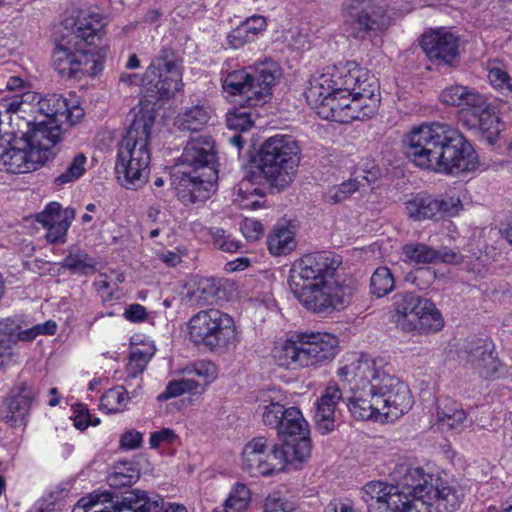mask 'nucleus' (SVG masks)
<instances>
[{
	"label": "nucleus",
	"mask_w": 512,
	"mask_h": 512,
	"mask_svg": "<svg viewBox=\"0 0 512 512\" xmlns=\"http://www.w3.org/2000/svg\"><path fill=\"white\" fill-rule=\"evenodd\" d=\"M402 141L407 158L427 171L459 175L476 170L479 164L471 143L457 128L446 123L414 126Z\"/></svg>",
	"instance_id": "obj_1"
},
{
	"label": "nucleus",
	"mask_w": 512,
	"mask_h": 512,
	"mask_svg": "<svg viewBox=\"0 0 512 512\" xmlns=\"http://www.w3.org/2000/svg\"><path fill=\"white\" fill-rule=\"evenodd\" d=\"M341 257L331 252L302 256L290 269L289 287L309 311L324 313L342 308L352 296V289L336 279Z\"/></svg>",
	"instance_id": "obj_2"
},
{
	"label": "nucleus",
	"mask_w": 512,
	"mask_h": 512,
	"mask_svg": "<svg viewBox=\"0 0 512 512\" xmlns=\"http://www.w3.org/2000/svg\"><path fill=\"white\" fill-rule=\"evenodd\" d=\"M107 19L100 13H82L71 32L63 35L53 51V65L62 77L95 76L103 67L107 46L103 44Z\"/></svg>",
	"instance_id": "obj_3"
},
{
	"label": "nucleus",
	"mask_w": 512,
	"mask_h": 512,
	"mask_svg": "<svg viewBox=\"0 0 512 512\" xmlns=\"http://www.w3.org/2000/svg\"><path fill=\"white\" fill-rule=\"evenodd\" d=\"M2 100L11 114V123H21V133H34L40 129L45 138L50 139L53 132L57 134L55 143L61 141L62 123L75 125L84 116L76 99L68 100L57 94L42 97L35 91H25Z\"/></svg>",
	"instance_id": "obj_4"
},
{
	"label": "nucleus",
	"mask_w": 512,
	"mask_h": 512,
	"mask_svg": "<svg viewBox=\"0 0 512 512\" xmlns=\"http://www.w3.org/2000/svg\"><path fill=\"white\" fill-rule=\"evenodd\" d=\"M155 122L151 110H139L119 143L115 173L118 182L126 189L142 188L150 174L151 131Z\"/></svg>",
	"instance_id": "obj_5"
},
{
	"label": "nucleus",
	"mask_w": 512,
	"mask_h": 512,
	"mask_svg": "<svg viewBox=\"0 0 512 512\" xmlns=\"http://www.w3.org/2000/svg\"><path fill=\"white\" fill-rule=\"evenodd\" d=\"M363 366H373V356L368 354L346 355L338 368L339 378L348 384L350 395L345 398L351 415L357 420L384 422L378 389L373 387L372 373L360 372Z\"/></svg>",
	"instance_id": "obj_6"
},
{
	"label": "nucleus",
	"mask_w": 512,
	"mask_h": 512,
	"mask_svg": "<svg viewBox=\"0 0 512 512\" xmlns=\"http://www.w3.org/2000/svg\"><path fill=\"white\" fill-rule=\"evenodd\" d=\"M42 131L39 129L34 133H19L20 137L14 136L11 142L1 144L0 171L28 173L53 159L57 154V134L52 133L48 139Z\"/></svg>",
	"instance_id": "obj_7"
},
{
	"label": "nucleus",
	"mask_w": 512,
	"mask_h": 512,
	"mask_svg": "<svg viewBox=\"0 0 512 512\" xmlns=\"http://www.w3.org/2000/svg\"><path fill=\"white\" fill-rule=\"evenodd\" d=\"M187 338L201 350L224 352L238 342L235 320L218 309L201 310L186 324Z\"/></svg>",
	"instance_id": "obj_8"
},
{
	"label": "nucleus",
	"mask_w": 512,
	"mask_h": 512,
	"mask_svg": "<svg viewBox=\"0 0 512 512\" xmlns=\"http://www.w3.org/2000/svg\"><path fill=\"white\" fill-rule=\"evenodd\" d=\"M299 147L292 136L268 138L259 152L257 170L272 186L287 187L293 180L299 163Z\"/></svg>",
	"instance_id": "obj_9"
},
{
	"label": "nucleus",
	"mask_w": 512,
	"mask_h": 512,
	"mask_svg": "<svg viewBox=\"0 0 512 512\" xmlns=\"http://www.w3.org/2000/svg\"><path fill=\"white\" fill-rule=\"evenodd\" d=\"M363 371L375 375L373 387L378 389L384 422H393L412 408L413 398L408 385L392 373L385 358L373 357V366H363Z\"/></svg>",
	"instance_id": "obj_10"
},
{
	"label": "nucleus",
	"mask_w": 512,
	"mask_h": 512,
	"mask_svg": "<svg viewBox=\"0 0 512 512\" xmlns=\"http://www.w3.org/2000/svg\"><path fill=\"white\" fill-rule=\"evenodd\" d=\"M393 321L405 332L433 333L440 331L444 320L429 299L411 292L398 293L393 298Z\"/></svg>",
	"instance_id": "obj_11"
},
{
	"label": "nucleus",
	"mask_w": 512,
	"mask_h": 512,
	"mask_svg": "<svg viewBox=\"0 0 512 512\" xmlns=\"http://www.w3.org/2000/svg\"><path fill=\"white\" fill-rule=\"evenodd\" d=\"M141 86L147 95L158 100L174 97L183 88L182 60L172 49H161L141 78Z\"/></svg>",
	"instance_id": "obj_12"
},
{
	"label": "nucleus",
	"mask_w": 512,
	"mask_h": 512,
	"mask_svg": "<svg viewBox=\"0 0 512 512\" xmlns=\"http://www.w3.org/2000/svg\"><path fill=\"white\" fill-rule=\"evenodd\" d=\"M410 473L419 483L421 492L434 512H455L460 508L464 498L462 489L453 482L426 473L420 466L410 465Z\"/></svg>",
	"instance_id": "obj_13"
},
{
	"label": "nucleus",
	"mask_w": 512,
	"mask_h": 512,
	"mask_svg": "<svg viewBox=\"0 0 512 512\" xmlns=\"http://www.w3.org/2000/svg\"><path fill=\"white\" fill-rule=\"evenodd\" d=\"M345 31L357 39H364L369 32L382 31L388 17L373 0H344L342 4Z\"/></svg>",
	"instance_id": "obj_14"
},
{
	"label": "nucleus",
	"mask_w": 512,
	"mask_h": 512,
	"mask_svg": "<svg viewBox=\"0 0 512 512\" xmlns=\"http://www.w3.org/2000/svg\"><path fill=\"white\" fill-rule=\"evenodd\" d=\"M274 452V445L269 446L264 436L249 440L241 452V466L252 477H268L279 474L280 463Z\"/></svg>",
	"instance_id": "obj_15"
},
{
	"label": "nucleus",
	"mask_w": 512,
	"mask_h": 512,
	"mask_svg": "<svg viewBox=\"0 0 512 512\" xmlns=\"http://www.w3.org/2000/svg\"><path fill=\"white\" fill-rule=\"evenodd\" d=\"M217 175L218 170L211 169L204 173L179 170L173 175V183L179 200L185 205L205 201L214 191Z\"/></svg>",
	"instance_id": "obj_16"
},
{
	"label": "nucleus",
	"mask_w": 512,
	"mask_h": 512,
	"mask_svg": "<svg viewBox=\"0 0 512 512\" xmlns=\"http://www.w3.org/2000/svg\"><path fill=\"white\" fill-rule=\"evenodd\" d=\"M392 475L395 481H399L404 492L400 495V502H397L390 512H434L429 508L422 493L417 490L419 483L411 475L408 463H398Z\"/></svg>",
	"instance_id": "obj_17"
},
{
	"label": "nucleus",
	"mask_w": 512,
	"mask_h": 512,
	"mask_svg": "<svg viewBox=\"0 0 512 512\" xmlns=\"http://www.w3.org/2000/svg\"><path fill=\"white\" fill-rule=\"evenodd\" d=\"M421 46L429 59L451 65L459 55V39L450 30L438 28L423 34Z\"/></svg>",
	"instance_id": "obj_18"
},
{
	"label": "nucleus",
	"mask_w": 512,
	"mask_h": 512,
	"mask_svg": "<svg viewBox=\"0 0 512 512\" xmlns=\"http://www.w3.org/2000/svg\"><path fill=\"white\" fill-rule=\"evenodd\" d=\"M404 492L403 487L397 481V485L381 480L367 482L360 490V497L366 503L370 512H390L397 502H400V495Z\"/></svg>",
	"instance_id": "obj_19"
},
{
	"label": "nucleus",
	"mask_w": 512,
	"mask_h": 512,
	"mask_svg": "<svg viewBox=\"0 0 512 512\" xmlns=\"http://www.w3.org/2000/svg\"><path fill=\"white\" fill-rule=\"evenodd\" d=\"M181 161L183 170L195 173H204L209 169L217 170L214 141L208 136L191 139L181 155Z\"/></svg>",
	"instance_id": "obj_20"
},
{
	"label": "nucleus",
	"mask_w": 512,
	"mask_h": 512,
	"mask_svg": "<svg viewBox=\"0 0 512 512\" xmlns=\"http://www.w3.org/2000/svg\"><path fill=\"white\" fill-rule=\"evenodd\" d=\"M305 367L333 359L337 353L338 339L330 333H299Z\"/></svg>",
	"instance_id": "obj_21"
},
{
	"label": "nucleus",
	"mask_w": 512,
	"mask_h": 512,
	"mask_svg": "<svg viewBox=\"0 0 512 512\" xmlns=\"http://www.w3.org/2000/svg\"><path fill=\"white\" fill-rule=\"evenodd\" d=\"M274 452L280 463L279 473L286 470H298L311 456V442L308 436L294 437L282 445L274 444Z\"/></svg>",
	"instance_id": "obj_22"
},
{
	"label": "nucleus",
	"mask_w": 512,
	"mask_h": 512,
	"mask_svg": "<svg viewBox=\"0 0 512 512\" xmlns=\"http://www.w3.org/2000/svg\"><path fill=\"white\" fill-rule=\"evenodd\" d=\"M74 216V210H62L59 203L51 202L46 205L41 213L37 214L36 220L48 230L47 240L51 243H57L64 241Z\"/></svg>",
	"instance_id": "obj_23"
},
{
	"label": "nucleus",
	"mask_w": 512,
	"mask_h": 512,
	"mask_svg": "<svg viewBox=\"0 0 512 512\" xmlns=\"http://www.w3.org/2000/svg\"><path fill=\"white\" fill-rule=\"evenodd\" d=\"M346 97L347 110L341 117L346 123L371 117L376 112L380 101L376 85L361 87L358 91L346 93Z\"/></svg>",
	"instance_id": "obj_24"
},
{
	"label": "nucleus",
	"mask_w": 512,
	"mask_h": 512,
	"mask_svg": "<svg viewBox=\"0 0 512 512\" xmlns=\"http://www.w3.org/2000/svg\"><path fill=\"white\" fill-rule=\"evenodd\" d=\"M327 67L341 93H353L361 87L376 85L374 81H368L367 72L354 61L339 62Z\"/></svg>",
	"instance_id": "obj_25"
},
{
	"label": "nucleus",
	"mask_w": 512,
	"mask_h": 512,
	"mask_svg": "<svg viewBox=\"0 0 512 512\" xmlns=\"http://www.w3.org/2000/svg\"><path fill=\"white\" fill-rule=\"evenodd\" d=\"M222 88L228 96H240L248 106L261 104L255 78L246 70L239 69L222 75Z\"/></svg>",
	"instance_id": "obj_26"
},
{
	"label": "nucleus",
	"mask_w": 512,
	"mask_h": 512,
	"mask_svg": "<svg viewBox=\"0 0 512 512\" xmlns=\"http://www.w3.org/2000/svg\"><path fill=\"white\" fill-rule=\"evenodd\" d=\"M343 398L338 386L329 385L315 402V423L322 434H327L335 429L337 405Z\"/></svg>",
	"instance_id": "obj_27"
},
{
	"label": "nucleus",
	"mask_w": 512,
	"mask_h": 512,
	"mask_svg": "<svg viewBox=\"0 0 512 512\" xmlns=\"http://www.w3.org/2000/svg\"><path fill=\"white\" fill-rule=\"evenodd\" d=\"M402 260L409 264H429L442 261L450 264L462 262V256L454 251H437L423 243H409L402 247Z\"/></svg>",
	"instance_id": "obj_28"
},
{
	"label": "nucleus",
	"mask_w": 512,
	"mask_h": 512,
	"mask_svg": "<svg viewBox=\"0 0 512 512\" xmlns=\"http://www.w3.org/2000/svg\"><path fill=\"white\" fill-rule=\"evenodd\" d=\"M264 179L257 169L250 171L234 188L233 201L244 209H258L264 195L261 187Z\"/></svg>",
	"instance_id": "obj_29"
},
{
	"label": "nucleus",
	"mask_w": 512,
	"mask_h": 512,
	"mask_svg": "<svg viewBox=\"0 0 512 512\" xmlns=\"http://www.w3.org/2000/svg\"><path fill=\"white\" fill-rule=\"evenodd\" d=\"M467 362L479 376L491 378L496 376L501 369V363L490 344L478 340L467 351Z\"/></svg>",
	"instance_id": "obj_30"
},
{
	"label": "nucleus",
	"mask_w": 512,
	"mask_h": 512,
	"mask_svg": "<svg viewBox=\"0 0 512 512\" xmlns=\"http://www.w3.org/2000/svg\"><path fill=\"white\" fill-rule=\"evenodd\" d=\"M300 342L299 333L276 342L271 350V357L274 363L286 369L304 368V355Z\"/></svg>",
	"instance_id": "obj_31"
},
{
	"label": "nucleus",
	"mask_w": 512,
	"mask_h": 512,
	"mask_svg": "<svg viewBox=\"0 0 512 512\" xmlns=\"http://www.w3.org/2000/svg\"><path fill=\"white\" fill-rule=\"evenodd\" d=\"M477 121V125L489 143H494L501 131V122L496 107L485 95L482 100L469 110Z\"/></svg>",
	"instance_id": "obj_32"
},
{
	"label": "nucleus",
	"mask_w": 512,
	"mask_h": 512,
	"mask_svg": "<svg viewBox=\"0 0 512 512\" xmlns=\"http://www.w3.org/2000/svg\"><path fill=\"white\" fill-rule=\"evenodd\" d=\"M436 419L442 430L460 432L465 427L467 414L459 403L443 398L437 402Z\"/></svg>",
	"instance_id": "obj_33"
},
{
	"label": "nucleus",
	"mask_w": 512,
	"mask_h": 512,
	"mask_svg": "<svg viewBox=\"0 0 512 512\" xmlns=\"http://www.w3.org/2000/svg\"><path fill=\"white\" fill-rule=\"evenodd\" d=\"M267 244L274 256L290 254L297 245L295 226L290 222H278L269 234Z\"/></svg>",
	"instance_id": "obj_34"
},
{
	"label": "nucleus",
	"mask_w": 512,
	"mask_h": 512,
	"mask_svg": "<svg viewBox=\"0 0 512 512\" xmlns=\"http://www.w3.org/2000/svg\"><path fill=\"white\" fill-rule=\"evenodd\" d=\"M259 410H261L262 422L264 425L277 431L285 413L283 396L280 391L270 389L262 392L258 398Z\"/></svg>",
	"instance_id": "obj_35"
},
{
	"label": "nucleus",
	"mask_w": 512,
	"mask_h": 512,
	"mask_svg": "<svg viewBox=\"0 0 512 512\" xmlns=\"http://www.w3.org/2000/svg\"><path fill=\"white\" fill-rule=\"evenodd\" d=\"M338 94H341L340 88L336 87V83H334V79L328 67H325L322 72L310 82V87L306 92V98L309 104L317 110L328 98Z\"/></svg>",
	"instance_id": "obj_36"
},
{
	"label": "nucleus",
	"mask_w": 512,
	"mask_h": 512,
	"mask_svg": "<svg viewBox=\"0 0 512 512\" xmlns=\"http://www.w3.org/2000/svg\"><path fill=\"white\" fill-rule=\"evenodd\" d=\"M38 327L33 326L25 330H16L7 322H0V370L4 367L6 360L12 356L11 349L18 341H32L37 336Z\"/></svg>",
	"instance_id": "obj_37"
},
{
	"label": "nucleus",
	"mask_w": 512,
	"mask_h": 512,
	"mask_svg": "<svg viewBox=\"0 0 512 512\" xmlns=\"http://www.w3.org/2000/svg\"><path fill=\"white\" fill-rule=\"evenodd\" d=\"M35 396V390L30 385L22 383L14 387L7 399L8 414L6 418L15 422L23 421L29 413Z\"/></svg>",
	"instance_id": "obj_38"
},
{
	"label": "nucleus",
	"mask_w": 512,
	"mask_h": 512,
	"mask_svg": "<svg viewBox=\"0 0 512 512\" xmlns=\"http://www.w3.org/2000/svg\"><path fill=\"white\" fill-rule=\"evenodd\" d=\"M212 110L204 104L183 108L175 117L174 124L181 131L196 132L203 129L211 119Z\"/></svg>",
	"instance_id": "obj_39"
},
{
	"label": "nucleus",
	"mask_w": 512,
	"mask_h": 512,
	"mask_svg": "<svg viewBox=\"0 0 512 512\" xmlns=\"http://www.w3.org/2000/svg\"><path fill=\"white\" fill-rule=\"evenodd\" d=\"M482 95L477 90L463 85L446 87L440 94V101L448 106L467 108L470 110L482 100Z\"/></svg>",
	"instance_id": "obj_40"
},
{
	"label": "nucleus",
	"mask_w": 512,
	"mask_h": 512,
	"mask_svg": "<svg viewBox=\"0 0 512 512\" xmlns=\"http://www.w3.org/2000/svg\"><path fill=\"white\" fill-rule=\"evenodd\" d=\"M370 175L371 172L366 173L365 170L357 168L352 178L339 185L330 187L325 193V200L328 203L336 204L348 199L352 194L360 189L362 181L369 183L373 180L369 177Z\"/></svg>",
	"instance_id": "obj_41"
},
{
	"label": "nucleus",
	"mask_w": 512,
	"mask_h": 512,
	"mask_svg": "<svg viewBox=\"0 0 512 512\" xmlns=\"http://www.w3.org/2000/svg\"><path fill=\"white\" fill-rule=\"evenodd\" d=\"M186 297L196 305L210 303L217 292V284L214 278L193 276L185 286Z\"/></svg>",
	"instance_id": "obj_42"
},
{
	"label": "nucleus",
	"mask_w": 512,
	"mask_h": 512,
	"mask_svg": "<svg viewBox=\"0 0 512 512\" xmlns=\"http://www.w3.org/2000/svg\"><path fill=\"white\" fill-rule=\"evenodd\" d=\"M255 70L256 77L254 78L258 97H260L261 103H265L270 95L272 85L281 74L280 67L275 61L265 59L256 64Z\"/></svg>",
	"instance_id": "obj_43"
},
{
	"label": "nucleus",
	"mask_w": 512,
	"mask_h": 512,
	"mask_svg": "<svg viewBox=\"0 0 512 512\" xmlns=\"http://www.w3.org/2000/svg\"><path fill=\"white\" fill-rule=\"evenodd\" d=\"M251 503L250 488L242 482H236L231 486L222 508L214 509L213 512H246Z\"/></svg>",
	"instance_id": "obj_44"
},
{
	"label": "nucleus",
	"mask_w": 512,
	"mask_h": 512,
	"mask_svg": "<svg viewBox=\"0 0 512 512\" xmlns=\"http://www.w3.org/2000/svg\"><path fill=\"white\" fill-rule=\"evenodd\" d=\"M439 205L436 197L419 194L406 202V211L416 221L433 219L439 215Z\"/></svg>",
	"instance_id": "obj_45"
},
{
	"label": "nucleus",
	"mask_w": 512,
	"mask_h": 512,
	"mask_svg": "<svg viewBox=\"0 0 512 512\" xmlns=\"http://www.w3.org/2000/svg\"><path fill=\"white\" fill-rule=\"evenodd\" d=\"M309 425L302 412L297 407H289L285 410L281 424L277 428L279 435L290 437L308 436Z\"/></svg>",
	"instance_id": "obj_46"
},
{
	"label": "nucleus",
	"mask_w": 512,
	"mask_h": 512,
	"mask_svg": "<svg viewBox=\"0 0 512 512\" xmlns=\"http://www.w3.org/2000/svg\"><path fill=\"white\" fill-rule=\"evenodd\" d=\"M158 502L148 497L145 491L132 490L112 507V512H150Z\"/></svg>",
	"instance_id": "obj_47"
},
{
	"label": "nucleus",
	"mask_w": 512,
	"mask_h": 512,
	"mask_svg": "<svg viewBox=\"0 0 512 512\" xmlns=\"http://www.w3.org/2000/svg\"><path fill=\"white\" fill-rule=\"evenodd\" d=\"M156 351L153 341L147 340L140 346H134L130 352L129 362L127 365L128 375L136 377L142 373L148 362L154 356Z\"/></svg>",
	"instance_id": "obj_48"
},
{
	"label": "nucleus",
	"mask_w": 512,
	"mask_h": 512,
	"mask_svg": "<svg viewBox=\"0 0 512 512\" xmlns=\"http://www.w3.org/2000/svg\"><path fill=\"white\" fill-rule=\"evenodd\" d=\"M96 265L97 262L94 258L78 248H70L62 262L64 268L83 275L95 273Z\"/></svg>",
	"instance_id": "obj_49"
},
{
	"label": "nucleus",
	"mask_w": 512,
	"mask_h": 512,
	"mask_svg": "<svg viewBox=\"0 0 512 512\" xmlns=\"http://www.w3.org/2000/svg\"><path fill=\"white\" fill-rule=\"evenodd\" d=\"M131 397L123 386L107 390L100 399V408L107 413H120L128 408Z\"/></svg>",
	"instance_id": "obj_50"
},
{
	"label": "nucleus",
	"mask_w": 512,
	"mask_h": 512,
	"mask_svg": "<svg viewBox=\"0 0 512 512\" xmlns=\"http://www.w3.org/2000/svg\"><path fill=\"white\" fill-rule=\"evenodd\" d=\"M113 506L111 493H93L81 498L72 512H112Z\"/></svg>",
	"instance_id": "obj_51"
},
{
	"label": "nucleus",
	"mask_w": 512,
	"mask_h": 512,
	"mask_svg": "<svg viewBox=\"0 0 512 512\" xmlns=\"http://www.w3.org/2000/svg\"><path fill=\"white\" fill-rule=\"evenodd\" d=\"M347 97L346 93L333 95L331 98L322 103L316 110L319 117L325 120H331L339 123H346L344 118L342 119V113L347 110Z\"/></svg>",
	"instance_id": "obj_52"
},
{
	"label": "nucleus",
	"mask_w": 512,
	"mask_h": 512,
	"mask_svg": "<svg viewBox=\"0 0 512 512\" xmlns=\"http://www.w3.org/2000/svg\"><path fill=\"white\" fill-rule=\"evenodd\" d=\"M394 275L388 267H378L370 278V291L376 297H383L393 291Z\"/></svg>",
	"instance_id": "obj_53"
},
{
	"label": "nucleus",
	"mask_w": 512,
	"mask_h": 512,
	"mask_svg": "<svg viewBox=\"0 0 512 512\" xmlns=\"http://www.w3.org/2000/svg\"><path fill=\"white\" fill-rule=\"evenodd\" d=\"M86 165L87 157L83 153L76 154L66 167L65 171L55 178L54 183L57 186H64L75 182L83 176L86 170Z\"/></svg>",
	"instance_id": "obj_54"
},
{
	"label": "nucleus",
	"mask_w": 512,
	"mask_h": 512,
	"mask_svg": "<svg viewBox=\"0 0 512 512\" xmlns=\"http://www.w3.org/2000/svg\"><path fill=\"white\" fill-rule=\"evenodd\" d=\"M488 79L490 84L504 93L512 92V80L502 63L491 62L488 64Z\"/></svg>",
	"instance_id": "obj_55"
},
{
	"label": "nucleus",
	"mask_w": 512,
	"mask_h": 512,
	"mask_svg": "<svg viewBox=\"0 0 512 512\" xmlns=\"http://www.w3.org/2000/svg\"><path fill=\"white\" fill-rule=\"evenodd\" d=\"M198 382L193 379L183 378L170 381L165 390L157 396L158 401H165L181 396L184 393H192L198 389Z\"/></svg>",
	"instance_id": "obj_56"
},
{
	"label": "nucleus",
	"mask_w": 512,
	"mask_h": 512,
	"mask_svg": "<svg viewBox=\"0 0 512 512\" xmlns=\"http://www.w3.org/2000/svg\"><path fill=\"white\" fill-rule=\"evenodd\" d=\"M10 112L8 111L5 103L0 99V145L4 142H11L14 136L22 132V125L20 122L10 121Z\"/></svg>",
	"instance_id": "obj_57"
},
{
	"label": "nucleus",
	"mask_w": 512,
	"mask_h": 512,
	"mask_svg": "<svg viewBox=\"0 0 512 512\" xmlns=\"http://www.w3.org/2000/svg\"><path fill=\"white\" fill-rule=\"evenodd\" d=\"M139 479V472L134 467H127L125 464L116 466L108 476V483L111 487L122 488L130 486Z\"/></svg>",
	"instance_id": "obj_58"
},
{
	"label": "nucleus",
	"mask_w": 512,
	"mask_h": 512,
	"mask_svg": "<svg viewBox=\"0 0 512 512\" xmlns=\"http://www.w3.org/2000/svg\"><path fill=\"white\" fill-rule=\"evenodd\" d=\"M184 372L199 377L205 385L212 383L218 377L217 366L208 360L197 361L191 366L186 367Z\"/></svg>",
	"instance_id": "obj_59"
},
{
	"label": "nucleus",
	"mask_w": 512,
	"mask_h": 512,
	"mask_svg": "<svg viewBox=\"0 0 512 512\" xmlns=\"http://www.w3.org/2000/svg\"><path fill=\"white\" fill-rule=\"evenodd\" d=\"M209 234L213 245L224 252L234 253L241 247L239 241L234 239L231 234L221 228H212L209 230Z\"/></svg>",
	"instance_id": "obj_60"
},
{
	"label": "nucleus",
	"mask_w": 512,
	"mask_h": 512,
	"mask_svg": "<svg viewBox=\"0 0 512 512\" xmlns=\"http://www.w3.org/2000/svg\"><path fill=\"white\" fill-rule=\"evenodd\" d=\"M295 507L279 492L269 494L264 500V512H294Z\"/></svg>",
	"instance_id": "obj_61"
},
{
	"label": "nucleus",
	"mask_w": 512,
	"mask_h": 512,
	"mask_svg": "<svg viewBox=\"0 0 512 512\" xmlns=\"http://www.w3.org/2000/svg\"><path fill=\"white\" fill-rule=\"evenodd\" d=\"M439 206V215L456 216L462 210V202L459 195L455 193H446L441 198H437Z\"/></svg>",
	"instance_id": "obj_62"
},
{
	"label": "nucleus",
	"mask_w": 512,
	"mask_h": 512,
	"mask_svg": "<svg viewBox=\"0 0 512 512\" xmlns=\"http://www.w3.org/2000/svg\"><path fill=\"white\" fill-rule=\"evenodd\" d=\"M240 25L249 36V39L254 41L263 31L266 30L267 21L264 16L253 15L242 21Z\"/></svg>",
	"instance_id": "obj_63"
},
{
	"label": "nucleus",
	"mask_w": 512,
	"mask_h": 512,
	"mask_svg": "<svg viewBox=\"0 0 512 512\" xmlns=\"http://www.w3.org/2000/svg\"><path fill=\"white\" fill-rule=\"evenodd\" d=\"M74 415L72 416L74 426L79 430H85L89 425L97 426L100 423L98 418H93L88 408L84 404H75L73 406Z\"/></svg>",
	"instance_id": "obj_64"
}]
</instances>
